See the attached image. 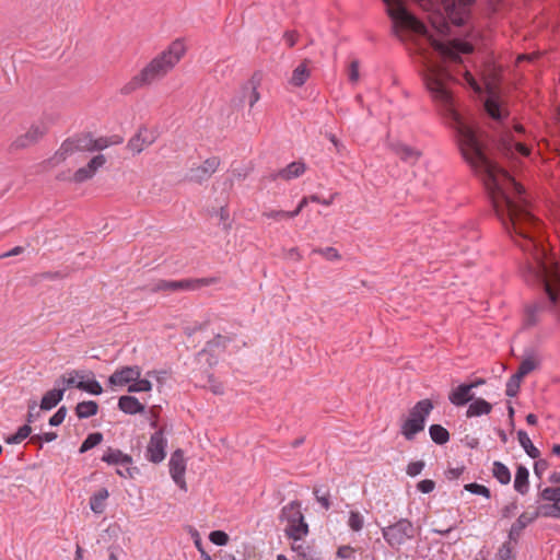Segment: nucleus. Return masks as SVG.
<instances>
[{"label":"nucleus","mask_w":560,"mask_h":560,"mask_svg":"<svg viewBox=\"0 0 560 560\" xmlns=\"http://www.w3.org/2000/svg\"><path fill=\"white\" fill-rule=\"evenodd\" d=\"M152 389V383L145 378H138L128 386L129 393L150 392Z\"/></svg>","instance_id":"de8ad7c7"},{"label":"nucleus","mask_w":560,"mask_h":560,"mask_svg":"<svg viewBox=\"0 0 560 560\" xmlns=\"http://www.w3.org/2000/svg\"><path fill=\"white\" fill-rule=\"evenodd\" d=\"M98 412V405L94 400L81 401L75 407V415L79 419H86Z\"/></svg>","instance_id":"c756f323"},{"label":"nucleus","mask_w":560,"mask_h":560,"mask_svg":"<svg viewBox=\"0 0 560 560\" xmlns=\"http://www.w3.org/2000/svg\"><path fill=\"white\" fill-rule=\"evenodd\" d=\"M429 434L431 440L438 445H444L450 441V432L441 424H431Z\"/></svg>","instance_id":"2f4dec72"},{"label":"nucleus","mask_w":560,"mask_h":560,"mask_svg":"<svg viewBox=\"0 0 560 560\" xmlns=\"http://www.w3.org/2000/svg\"><path fill=\"white\" fill-rule=\"evenodd\" d=\"M141 375V369L138 365L124 366L116 370L109 377L108 384L110 386H125L138 380Z\"/></svg>","instance_id":"f8f14e48"},{"label":"nucleus","mask_w":560,"mask_h":560,"mask_svg":"<svg viewBox=\"0 0 560 560\" xmlns=\"http://www.w3.org/2000/svg\"><path fill=\"white\" fill-rule=\"evenodd\" d=\"M109 497V492L106 488L98 489L90 498V508L95 514L104 513L106 509V500Z\"/></svg>","instance_id":"b1692460"},{"label":"nucleus","mask_w":560,"mask_h":560,"mask_svg":"<svg viewBox=\"0 0 560 560\" xmlns=\"http://www.w3.org/2000/svg\"><path fill=\"white\" fill-rule=\"evenodd\" d=\"M307 533L308 525L305 520L298 523H290L285 528L287 536L293 540H300L303 536L307 535Z\"/></svg>","instance_id":"7c9ffc66"},{"label":"nucleus","mask_w":560,"mask_h":560,"mask_svg":"<svg viewBox=\"0 0 560 560\" xmlns=\"http://www.w3.org/2000/svg\"><path fill=\"white\" fill-rule=\"evenodd\" d=\"M313 493L316 498V501L318 503H320V505L327 511L330 509L331 506V502H330V494L328 491H325L322 493L320 489L317 488V487H314L313 488Z\"/></svg>","instance_id":"603ef678"},{"label":"nucleus","mask_w":560,"mask_h":560,"mask_svg":"<svg viewBox=\"0 0 560 560\" xmlns=\"http://www.w3.org/2000/svg\"><path fill=\"white\" fill-rule=\"evenodd\" d=\"M540 498L552 503H560V487H547L540 492Z\"/></svg>","instance_id":"09e8293b"},{"label":"nucleus","mask_w":560,"mask_h":560,"mask_svg":"<svg viewBox=\"0 0 560 560\" xmlns=\"http://www.w3.org/2000/svg\"><path fill=\"white\" fill-rule=\"evenodd\" d=\"M535 512H538L539 516L541 515L544 517L559 518L560 517V503L544 504Z\"/></svg>","instance_id":"a19ab883"},{"label":"nucleus","mask_w":560,"mask_h":560,"mask_svg":"<svg viewBox=\"0 0 560 560\" xmlns=\"http://www.w3.org/2000/svg\"><path fill=\"white\" fill-rule=\"evenodd\" d=\"M200 386L203 388H209L215 395H222L224 393L222 383L217 381V378L211 373L207 374L206 382L200 381Z\"/></svg>","instance_id":"ea45409f"},{"label":"nucleus","mask_w":560,"mask_h":560,"mask_svg":"<svg viewBox=\"0 0 560 560\" xmlns=\"http://www.w3.org/2000/svg\"><path fill=\"white\" fill-rule=\"evenodd\" d=\"M349 80L357 82L359 80V61L353 60L349 66Z\"/></svg>","instance_id":"774afa93"},{"label":"nucleus","mask_w":560,"mask_h":560,"mask_svg":"<svg viewBox=\"0 0 560 560\" xmlns=\"http://www.w3.org/2000/svg\"><path fill=\"white\" fill-rule=\"evenodd\" d=\"M497 560H514L513 556V547L511 546V541H505L497 553Z\"/></svg>","instance_id":"864d4df0"},{"label":"nucleus","mask_w":560,"mask_h":560,"mask_svg":"<svg viewBox=\"0 0 560 560\" xmlns=\"http://www.w3.org/2000/svg\"><path fill=\"white\" fill-rule=\"evenodd\" d=\"M209 540L217 546H225L229 542V535L223 530H212Z\"/></svg>","instance_id":"5fc2aeb1"},{"label":"nucleus","mask_w":560,"mask_h":560,"mask_svg":"<svg viewBox=\"0 0 560 560\" xmlns=\"http://www.w3.org/2000/svg\"><path fill=\"white\" fill-rule=\"evenodd\" d=\"M464 489L472 494L482 495L486 499L491 498V492H490L489 488H487L483 485L477 483V482L466 483L464 486Z\"/></svg>","instance_id":"49530a36"},{"label":"nucleus","mask_w":560,"mask_h":560,"mask_svg":"<svg viewBox=\"0 0 560 560\" xmlns=\"http://www.w3.org/2000/svg\"><path fill=\"white\" fill-rule=\"evenodd\" d=\"M523 377H521L520 375H517L516 373L513 374L508 383H506V389H505V394L506 396L509 397H515L520 390V387H521V382H522Z\"/></svg>","instance_id":"a18cd8bd"},{"label":"nucleus","mask_w":560,"mask_h":560,"mask_svg":"<svg viewBox=\"0 0 560 560\" xmlns=\"http://www.w3.org/2000/svg\"><path fill=\"white\" fill-rule=\"evenodd\" d=\"M155 141V135L153 131L145 127H141L139 131L128 141L127 148L133 153H140L145 147L152 144Z\"/></svg>","instance_id":"ddd939ff"},{"label":"nucleus","mask_w":560,"mask_h":560,"mask_svg":"<svg viewBox=\"0 0 560 560\" xmlns=\"http://www.w3.org/2000/svg\"><path fill=\"white\" fill-rule=\"evenodd\" d=\"M109 145H110V141L106 137H101V138H97V139H93L92 138L93 151H101V150L106 149Z\"/></svg>","instance_id":"e2e57ef3"},{"label":"nucleus","mask_w":560,"mask_h":560,"mask_svg":"<svg viewBox=\"0 0 560 560\" xmlns=\"http://www.w3.org/2000/svg\"><path fill=\"white\" fill-rule=\"evenodd\" d=\"M32 433V428L30 424H24L19 428L15 434L9 435L4 439L8 444H20Z\"/></svg>","instance_id":"4c0bfd02"},{"label":"nucleus","mask_w":560,"mask_h":560,"mask_svg":"<svg viewBox=\"0 0 560 560\" xmlns=\"http://www.w3.org/2000/svg\"><path fill=\"white\" fill-rule=\"evenodd\" d=\"M544 291L551 304V307H555L559 303V292L558 289L548 282L546 279H542Z\"/></svg>","instance_id":"c03bdc74"},{"label":"nucleus","mask_w":560,"mask_h":560,"mask_svg":"<svg viewBox=\"0 0 560 560\" xmlns=\"http://www.w3.org/2000/svg\"><path fill=\"white\" fill-rule=\"evenodd\" d=\"M529 472L528 469L523 466L518 465L515 472V479H514V489L521 493L526 494L529 489V481H528Z\"/></svg>","instance_id":"bb28decb"},{"label":"nucleus","mask_w":560,"mask_h":560,"mask_svg":"<svg viewBox=\"0 0 560 560\" xmlns=\"http://www.w3.org/2000/svg\"><path fill=\"white\" fill-rule=\"evenodd\" d=\"M542 310L541 304H533L526 307L525 325L535 326L538 323L537 314Z\"/></svg>","instance_id":"79ce46f5"},{"label":"nucleus","mask_w":560,"mask_h":560,"mask_svg":"<svg viewBox=\"0 0 560 560\" xmlns=\"http://www.w3.org/2000/svg\"><path fill=\"white\" fill-rule=\"evenodd\" d=\"M166 445L167 441L164 438V429L161 428L151 435L145 452L147 459L154 464L161 463L166 456Z\"/></svg>","instance_id":"1a4fd4ad"},{"label":"nucleus","mask_w":560,"mask_h":560,"mask_svg":"<svg viewBox=\"0 0 560 560\" xmlns=\"http://www.w3.org/2000/svg\"><path fill=\"white\" fill-rule=\"evenodd\" d=\"M118 408L127 415L142 413L145 409L138 398L135 396H120L118 399Z\"/></svg>","instance_id":"6ab92c4d"},{"label":"nucleus","mask_w":560,"mask_h":560,"mask_svg":"<svg viewBox=\"0 0 560 560\" xmlns=\"http://www.w3.org/2000/svg\"><path fill=\"white\" fill-rule=\"evenodd\" d=\"M502 142H503V145L509 151H511L512 149H515L518 153H521L523 155H528L530 153V150L526 144H524L522 142H516L514 140L512 130L509 127H505L502 132Z\"/></svg>","instance_id":"393cba45"},{"label":"nucleus","mask_w":560,"mask_h":560,"mask_svg":"<svg viewBox=\"0 0 560 560\" xmlns=\"http://www.w3.org/2000/svg\"><path fill=\"white\" fill-rule=\"evenodd\" d=\"M417 489L424 494L431 493L435 489V482L431 479H423L417 483Z\"/></svg>","instance_id":"052dcab7"},{"label":"nucleus","mask_w":560,"mask_h":560,"mask_svg":"<svg viewBox=\"0 0 560 560\" xmlns=\"http://www.w3.org/2000/svg\"><path fill=\"white\" fill-rule=\"evenodd\" d=\"M417 527L408 518H399L394 524L382 528V535L387 545L395 550H399L407 541L416 537Z\"/></svg>","instance_id":"39448f33"},{"label":"nucleus","mask_w":560,"mask_h":560,"mask_svg":"<svg viewBox=\"0 0 560 560\" xmlns=\"http://www.w3.org/2000/svg\"><path fill=\"white\" fill-rule=\"evenodd\" d=\"M106 162V159L103 154H98L91 159L86 166L80 167L73 174V180L75 183H83L94 176L96 171L102 167Z\"/></svg>","instance_id":"4468645a"},{"label":"nucleus","mask_w":560,"mask_h":560,"mask_svg":"<svg viewBox=\"0 0 560 560\" xmlns=\"http://www.w3.org/2000/svg\"><path fill=\"white\" fill-rule=\"evenodd\" d=\"M475 0H442L439 9L432 16H447L448 20L457 25L465 24L469 15V7Z\"/></svg>","instance_id":"423d86ee"},{"label":"nucleus","mask_w":560,"mask_h":560,"mask_svg":"<svg viewBox=\"0 0 560 560\" xmlns=\"http://www.w3.org/2000/svg\"><path fill=\"white\" fill-rule=\"evenodd\" d=\"M354 548L348 545L340 546L337 550V556L341 559H349L354 553Z\"/></svg>","instance_id":"338daca9"},{"label":"nucleus","mask_w":560,"mask_h":560,"mask_svg":"<svg viewBox=\"0 0 560 560\" xmlns=\"http://www.w3.org/2000/svg\"><path fill=\"white\" fill-rule=\"evenodd\" d=\"M348 525L353 532H360L364 526V518L361 513L358 511H351L349 514Z\"/></svg>","instance_id":"3c124183"},{"label":"nucleus","mask_w":560,"mask_h":560,"mask_svg":"<svg viewBox=\"0 0 560 560\" xmlns=\"http://www.w3.org/2000/svg\"><path fill=\"white\" fill-rule=\"evenodd\" d=\"M229 342H231L230 338L218 334L213 337V339L206 343V347L201 351L198 352V358L208 354L214 348L225 349Z\"/></svg>","instance_id":"72a5a7b5"},{"label":"nucleus","mask_w":560,"mask_h":560,"mask_svg":"<svg viewBox=\"0 0 560 560\" xmlns=\"http://www.w3.org/2000/svg\"><path fill=\"white\" fill-rule=\"evenodd\" d=\"M186 52L182 39H175L156 57H154L138 74L132 77L120 90L125 95L138 89L148 86L153 82L163 79L183 58Z\"/></svg>","instance_id":"f03ea898"},{"label":"nucleus","mask_w":560,"mask_h":560,"mask_svg":"<svg viewBox=\"0 0 560 560\" xmlns=\"http://www.w3.org/2000/svg\"><path fill=\"white\" fill-rule=\"evenodd\" d=\"M67 416V408L65 406L60 407L49 419V424L52 427H57L61 424Z\"/></svg>","instance_id":"13d9d810"},{"label":"nucleus","mask_w":560,"mask_h":560,"mask_svg":"<svg viewBox=\"0 0 560 560\" xmlns=\"http://www.w3.org/2000/svg\"><path fill=\"white\" fill-rule=\"evenodd\" d=\"M393 152L398 155L404 162L415 164L421 156V152L412 147L404 143H393L390 145Z\"/></svg>","instance_id":"a211bd4d"},{"label":"nucleus","mask_w":560,"mask_h":560,"mask_svg":"<svg viewBox=\"0 0 560 560\" xmlns=\"http://www.w3.org/2000/svg\"><path fill=\"white\" fill-rule=\"evenodd\" d=\"M47 132L45 125H32L28 130L19 136L11 144L14 150L26 149L37 143Z\"/></svg>","instance_id":"9d476101"},{"label":"nucleus","mask_w":560,"mask_h":560,"mask_svg":"<svg viewBox=\"0 0 560 560\" xmlns=\"http://www.w3.org/2000/svg\"><path fill=\"white\" fill-rule=\"evenodd\" d=\"M307 205V198H303L299 206L293 211H284V210H270L264 211L262 217L275 219L277 221L293 219L300 214L302 209Z\"/></svg>","instance_id":"4be33fe9"},{"label":"nucleus","mask_w":560,"mask_h":560,"mask_svg":"<svg viewBox=\"0 0 560 560\" xmlns=\"http://www.w3.org/2000/svg\"><path fill=\"white\" fill-rule=\"evenodd\" d=\"M63 394H65V388H52V389L48 390L42 398L40 409H43V410L52 409L62 399Z\"/></svg>","instance_id":"cd10ccee"},{"label":"nucleus","mask_w":560,"mask_h":560,"mask_svg":"<svg viewBox=\"0 0 560 560\" xmlns=\"http://www.w3.org/2000/svg\"><path fill=\"white\" fill-rule=\"evenodd\" d=\"M465 471V466L455 467V468H448L445 471V476L448 480H454L459 478Z\"/></svg>","instance_id":"69168bd1"},{"label":"nucleus","mask_w":560,"mask_h":560,"mask_svg":"<svg viewBox=\"0 0 560 560\" xmlns=\"http://www.w3.org/2000/svg\"><path fill=\"white\" fill-rule=\"evenodd\" d=\"M72 141L75 145L77 151H93L91 133L75 136L72 138Z\"/></svg>","instance_id":"58836bf2"},{"label":"nucleus","mask_w":560,"mask_h":560,"mask_svg":"<svg viewBox=\"0 0 560 560\" xmlns=\"http://www.w3.org/2000/svg\"><path fill=\"white\" fill-rule=\"evenodd\" d=\"M517 439H518L521 446L524 448V451L530 458L537 459L539 457V455H540L539 450L534 446L528 434L525 431L520 430L517 432Z\"/></svg>","instance_id":"473e14b6"},{"label":"nucleus","mask_w":560,"mask_h":560,"mask_svg":"<svg viewBox=\"0 0 560 560\" xmlns=\"http://www.w3.org/2000/svg\"><path fill=\"white\" fill-rule=\"evenodd\" d=\"M37 407V402L35 400H31L28 402V412L26 416V423L30 424L35 421L36 418L39 417V412H34L35 408Z\"/></svg>","instance_id":"0e129e2a"},{"label":"nucleus","mask_w":560,"mask_h":560,"mask_svg":"<svg viewBox=\"0 0 560 560\" xmlns=\"http://www.w3.org/2000/svg\"><path fill=\"white\" fill-rule=\"evenodd\" d=\"M424 465L423 460L411 462L408 464L406 472L410 477H416L422 471Z\"/></svg>","instance_id":"bf43d9fd"},{"label":"nucleus","mask_w":560,"mask_h":560,"mask_svg":"<svg viewBox=\"0 0 560 560\" xmlns=\"http://www.w3.org/2000/svg\"><path fill=\"white\" fill-rule=\"evenodd\" d=\"M170 474L174 480V482L180 488L186 490V481H185V470L186 463L184 458V452L180 448H177L173 452L170 463Z\"/></svg>","instance_id":"9b49d317"},{"label":"nucleus","mask_w":560,"mask_h":560,"mask_svg":"<svg viewBox=\"0 0 560 560\" xmlns=\"http://www.w3.org/2000/svg\"><path fill=\"white\" fill-rule=\"evenodd\" d=\"M383 2L386 5L387 14L393 22V33L399 39H402V32L419 35H424L427 33V26L424 23L408 10L404 0H383Z\"/></svg>","instance_id":"7ed1b4c3"},{"label":"nucleus","mask_w":560,"mask_h":560,"mask_svg":"<svg viewBox=\"0 0 560 560\" xmlns=\"http://www.w3.org/2000/svg\"><path fill=\"white\" fill-rule=\"evenodd\" d=\"M485 109L487 114L498 122H503V120L509 116L508 110L503 108L499 100L494 97H489L485 102Z\"/></svg>","instance_id":"412c9836"},{"label":"nucleus","mask_w":560,"mask_h":560,"mask_svg":"<svg viewBox=\"0 0 560 560\" xmlns=\"http://www.w3.org/2000/svg\"><path fill=\"white\" fill-rule=\"evenodd\" d=\"M221 164L219 156L208 158L201 165L189 168L186 179L192 183L201 184L208 180L217 172Z\"/></svg>","instance_id":"6e6552de"},{"label":"nucleus","mask_w":560,"mask_h":560,"mask_svg":"<svg viewBox=\"0 0 560 560\" xmlns=\"http://www.w3.org/2000/svg\"><path fill=\"white\" fill-rule=\"evenodd\" d=\"M306 167L303 162H292L287 167L278 171L277 173H272L270 178L276 180L278 178H282L284 180H290L292 178H296L304 174Z\"/></svg>","instance_id":"f3484780"},{"label":"nucleus","mask_w":560,"mask_h":560,"mask_svg":"<svg viewBox=\"0 0 560 560\" xmlns=\"http://www.w3.org/2000/svg\"><path fill=\"white\" fill-rule=\"evenodd\" d=\"M539 517L538 512H523L517 520L512 524L509 530V540L514 541L515 544L518 541L522 532L535 520Z\"/></svg>","instance_id":"2eb2a0df"},{"label":"nucleus","mask_w":560,"mask_h":560,"mask_svg":"<svg viewBox=\"0 0 560 560\" xmlns=\"http://www.w3.org/2000/svg\"><path fill=\"white\" fill-rule=\"evenodd\" d=\"M471 389L472 386L460 384L450 393L448 400L457 407L465 406L467 402L474 399Z\"/></svg>","instance_id":"dca6fc26"},{"label":"nucleus","mask_w":560,"mask_h":560,"mask_svg":"<svg viewBox=\"0 0 560 560\" xmlns=\"http://www.w3.org/2000/svg\"><path fill=\"white\" fill-rule=\"evenodd\" d=\"M103 441V434L101 432H93V433H90L85 440L82 442L80 448H79V453L80 454H83L88 451H90L91 448L97 446L98 444H101Z\"/></svg>","instance_id":"e433bc0d"},{"label":"nucleus","mask_w":560,"mask_h":560,"mask_svg":"<svg viewBox=\"0 0 560 560\" xmlns=\"http://www.w3.org/2000/svg\"><path fill=\"white\" fill-rule=\"evenodd\" d=\"M536 368H537V362L533 358H526L521 362V364L516 371V374L524 378L527 374L533 372Z\"/></svg>","instance_id":"8fccbe9b"},{"label":"nucleus","mask_w":560,"mask_h":560,"mask_svg":"<svg viewBox=\"0 0 560 560\" xmlns=\"http://www.w3.org/2000/svg\"><path fill=\"white\" fill-rule=\"evenodd\" d=\"M218 279L214 277L210 278H197V279H183V280H159L150 291L155 293L159 291H192L202 287H208L217 283Z\"/></svg>","instance_id":"0eeeda50"},{"label":"nucleus","mask_w":560,"mask_h":560,"mask_svg":"<svg viewBox=\"0 0 560 560\" xmlns=\"http://www.w3.org/2000/svg\"><path fill=\"white\" fill-rule=\"evenodd\" d=\"M471 401L472 402L469 405L466 411L467 418L488 415L492 410V405L485 400L483 398H474Z\"/></svg>","instance_id":"a878e982"},{"label":"nucleus","mask_w":560,"mask_h":560,"mask_svg":"<svg viewBox=\"0 0 560 560\" xmlns=\"http://www.w3.org/2000/svg\"><path fill=\"white\" fill-rule=\"evenodd\" d=\"M434 405L431 399L419 400L410 410L408 418L402 422L400 432L407 441H413L416 435L424 430L425 421Z\"/></svg>","instance_id":"20e7f679"},{"label":"nucleus","mask_w":560,"mask_h":560,"mask_svg":"<svg viewBox=\"0 0 560 560\" xmlns=\"http://www.w3.org/2000/svg\"><path fill=\"white\" fill-rule=\"evenodd\" d=\"M262 81V72L261 71H255L250 79L247 81V83L243 86V93L244 96H246L247 89H258Z\"/></svg>","instance_id":"6e6d98bb"},{"label":"nucleus","mask_w":560,"mask_h":560,"mask_svg":"<svg viewBox=\"0 0 560 560\" xmlns=\"http://www.w3.org/2000/svg\"><path fill=\"white\" fill-rule=\"evenodd\" d=\"M69 377H66L65 375H62L60 378H58L56 381V384L59 386L60 384H62V387L61 388H65V390L67 388H70V387H75V384L78 383L75 381V377H80V378H83V375H82V372L81 371H78V370H73L72 372L69 373Z\"/></svg>","instance_id":"37998d69"},{"label":"nucleus","mask_w":560,"mask_h":560,"mask_svg":"<svg viewBox=\"0 0 560 560\" xmlns=\"http://www.w3.org/2000/svg\"><path fill=\"white\" fill-rule=\"evenodd\" d=\"M427 90L434 102L443 106L457 124L456 137L464 160L481 178L493 210L513 237L520 236L534 244L540 230V221L528 210L524 187L503 167L489 158L486 145L474 128L462 121L454 109V100L447 88L451 73L441 65L430 62L422 75Z\"/></svg>","instance_id":"f257e3e1"},{"label":"nucleus","mask_w":560,"mask_h":560,"mask_svg":"<svg viewBox=\"0 0 560 560\" xmlns=\"http://www.w3.org/2000/svg\"><path fill=\"white\" fill-rule=\"evenodd\" d=\"M75 388L86 392L91 395H101L103 393L102 385L95 380L79 381L75 384Z\"/></svg>","instance_id":"c9c22d12"},{"label":"nucleus","mask_w":560,"mask_h":560,"mask_svg":"<svg viewBox=\"0 0 560 560\" xmlns=\"http://www.w3.org/2000/svg\"><path fill=\"white\" fill-rule=\"evenodd\" d=\"M493 477L501 483L508 485L511 481V472L510 469L501 462L493 463L492 469Z\"/></svg>","instance_id":"f704fd0d"},{"label":"nucleus","mask_w":560,"mask_h":560,"mask_svg":"<svg viewBox=\"0 0 560 560\" xmlns=\"http://www.w3.org/2000/svg\"><path fill=\"white\" fill-rule=\"evenodd\" d=\"M308 62L310 61L305 59L293 70L292 77L290 79V84L300 88L307 81L311 74L310 69L307 67Z\"/></svg>","instance_id":"c85d7f7f"},{"label":"nucleus","mask_w":560,"mask_h":560,"mask_svg":"<svg viewBox=\"0 0 560 560\" xmlns=\"http://www.w3.org/2000/svg\"><path fill=\"white\" fill-rule=\"evenodd\" d=\"M313 252L323 255L328 260L340 259V255L335 247L317 248L314 249Z\"/></svg>","instance_id":"4d7b16f0"},{"label":"nucleus","mask_w":560,"mask_h":560,"mask_svg":"<svg viewBox=\"0 0 560 560\" xmlns=\"http://www.w3.org/2000/svg\"><path fill=\"white\" fill-rule=\"evenodd\" d=\"M548 460L538 457L534 464V472L538 478H541L542 474L548 469Z\"/></svg>","instance_id":"680f3d73"},{"label":"nucleus","mask_w":560,"mask_h":560,"mask_svg":"<svg viewBox=\"0 0 560 560\" xmlns=\"http://www.w3.org/2000/svg\"><path fill=\"white\" fill-rule=\"evenodd\" d=\"M102 460L108 465L128 466L132 464V457L118 448L108 447L102 456Z\"/></svg>","instance_id":"aec40b11"},{"label":"nucleus","mask_w":560,"mask_h":560,"mask_svg":"<svg viewBox=\"0 0 560 560\" xmlns=\"http://www.w3.org/2000/svg\"><path fill=\"white\" fill-rule=\"evenodd\" d=\"M281 518L290 523H298L304 520L301 512V503L299 501H292L284 505L281 510Z\"/></svg>","instance_id":"5701e85b"}]
</instances>
